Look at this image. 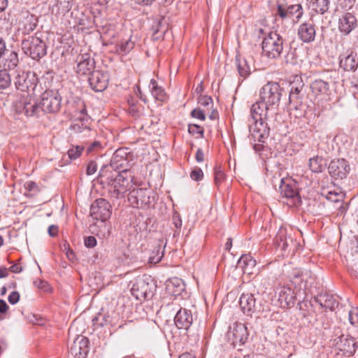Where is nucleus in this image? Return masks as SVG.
Instances as JSON below:
<instances>
[{
	"instance_id": "f257e3e1",
	"label": "nucleus",
	"mask_w": 358,
	"mask_h": 358,
	"mask_svg": "<svg viewBox=\"0 0 358 358\" xmlns=\"http://www.w3.org/2000/svg\"><path fill=\"white\" fill-rule=\"evenodd\" d=\"M123 150H117L109 165L101 167L98 180L109 186L108 194L111 199H123L131 187L132 176L124 168L127 160L123 157Z\"/></svg>"
},
{
	"instance_id": "f03ea898",
	"label": "nucleus",
	"mask_w": 358,
	"mask_h": 358,
	"mask_svg": "<svg viewBox=\"0 0 358 358\" xmlns=\"http://www.w3.org/2000/svg\"><path fill=\"white\" fill-rule=\"evenodd\" d=\"M310 272H301L295 270L290 277L289 283L280 288L278 301L283 308H291L298 302L301 303L305 298L306 290L313 282Z\"/></svg>"
},
{
	"instance_id": "7ed1b4c3",
	"label": "nucleus",
	"mask_w": 358,
	"mask_h": 358,
	"mask_svg": "<svg viewBox=\"0 0 358 358\" xmlns=\"http://www.w3.org/2000/svg\"><path fill=\"white\" fill-rule=\"evenodd\" d=\"M271 109L273 108L266 106L261 99L253 103L250 108V117L253 122L249 124V131L254 140L261 143H265L270 134L266 120L268 112Z\"/></svg>"
},
{
	"instance_id": "20e7f679",
	"label": "nucleus",
	"mask_w": 358,
	"mask_h": 358,
	"mask_svg": "<svg viewBox=\"0 0 358 358\" xmlns=\"http://www.w3.org/2000/svg\"><path fill=\"white\" fill-rule=\"evenodd\" d=\"M14 77V85L17 90L23 92L22 94L35 95L36 92L40 93L43 88L38 85V78L36 74L30 71H17Z\"/></svg>"
},
{
	"instance_id": "39448f33",
	"label": "nucleus",
	"mask_w": 358,
	"mask_h": 358,
	"mask_svg": "<svg viewBox=\"0 0 358 358\" xmlns=\"http://www.w3.org/2000/svg\"><path fill=\"white\" fill-rule=\"evenodd\" d=\"M40 33L29 36L22 41V49L25 55L38 61L47 54V46Z\"/></svg>"
},
{
	"instance_id": "423d86ee",
	"label": "nucleus",
	"mask_w": 358,
	"mask_h": 358,
	"mask_svg": "<svg viewBox=\"0 0 358 358\" xmlns=\"http://www.w3.org/2000/svg\"><path fill=\"white\" fill-rule=\"evenodd\" d=\"M262 52L268 58H278L283 50V38L275 31L269 32L263 39Z\"/></svg>"
},
{
	"instance_id": "0eeeda50",
	"label": "nucleus",
	"mask_w": 358,
	"mask_h": 358,
	"mask_svg": "<svg viewBox=\"0 0 358 358\" xmlns=\"http://www.w3.org/2000/svg\"><path fill=\"white\" fill-rule=\"evenodd\" d=\"M155 287L151 276L143 275L135 279L132 283L131 293L137 300H145L153 295Z\"/></svg>"
},
{
	"instance_id": "6e6552de",
	"label": "nucleus",
	"mask_w": 358,
	"mask_h": 358,
	"mask_svg": "<svg viewBox=\"0 0 358 358\" xmlns=\"http://www.w3.org/2000/svg\"><path fill=\"white\" fill-rule=\"evenodd\" d=\"M282 88L276 82H268L259 91V99H261L266 106H271L273 108L278 107L282 95Z\"/></svg>"
},
{
	"instance_id": "1a4fd4ad",
	"label": "nucleus",
	"mask_w": 358,
	"mask_h": 358,
	"mask_svg": "<svg viewBox=\"0 0 358 358\" xmlns=\"http://www.w3.org/2000/svg\"><path fill=\"white\" fill-rule=\"evenodd\" d=\"M13 107L16 113H24L27 117L37 115L41 110L40 104L36 101H32L31 94H17Z\"/></svg>"
},
{
	"instance_id": "9d476101",
	"label": "nucleus",
	"mask_w": 358,
	"mask_h": 358,
	"mask_svg": "<svg viewBox=\"0 0 358 358\" xmlns=\"http://www.w3.org/2000/svg\"><path fill=\"white\" fill-rule=\"evenodd\" d=\"M61 101L62 97L58 91L46 90L41 95V110L46 113H56L61 108Z\"/></svg>"
},
{
	"instance_id": "9b49d317",
	"label": "nucleus",
	"mask_w": 358,
	"mask_h": 358,
	"mask_svg": "<svg viewBox=\"0 0 358 358\" xmlns=\"http://www.w3.org/2000/svg\"><path fill=\"white\" fill-rule=\"evenodd\" d=\"M111 213V206L105 199H98L91 205L90 215L94 220L105 222L110 217Z\"/></svg>"
},
{
	"instance_id": "f8f14e48",
	"label": "nucleus",
	"mask_w": 358,
	"mask_h": 358,
	"mask_svg": "<svg viewBox=\"0 0 358 358\" xmlns=\"http://www.w3.org/2000/svg\"><path fill=\"white\" fill-rule=\"evenodd\" d=\"M304 94L305 90L303 80L301 76H296L290 83L289 103L292 104L294 108H298L302 103Z\"/></svg>"
},
{
	"instance_id": "ddd939ff",
	"label": "nucleus",
	"mask_w": 358,
	"mask_h": 358,
	"mask_svg": "<svg viewBox=\"0 0 358 358\" xmlns=\"http://www.w3.org/2000/svg\"><path fill=\"white\" fill-rule=\"evenodd\" d=\"M227 336L234 348L243 345L248 339V334L247 327L242 323H234L230 327Z\"/></svg>"
},
{
	"instance_id": "4468645a",
	"label": "nucleus",
	"mask_w": 358,
	"mask_h": 358,
	"mask_svg": "<svg viewBox=\"0 0 358 358\" xmlns=\"http://www.w3.org/2000/svg\"><path fill=\"white\" fill-rule=\"evenodd\" d=\"M150 192L145 188H134L128 194V201L134 208L143 207L150 204Z\"/></svg>"
},
{
	"instance_id": "2eb2a0df",
	"label": "nucleus",
	"mask_w": 358,
	"mask_h": 358,
	"mask_svg": "<svg viewBox=\"0 0 358 358\" xmlns=\"http://www.w3.org/2000/svg\"><path fill=\"white\" fill-rule=\"evenodd\" d=\"M328 171L330 176L335 180L343 179L350 171L348 162L344 159H336L331 161Z\"/></svg>"
},
{
	"instance_id": "dca6fc26",
	"label": "nucleus",
	"mask_w": 358,
	"mask_h": 358,
	"mask_svg": "<svg viewBox=\"0 0 358 358\" xmlns=\"http://www.w3.org/2000/svg\"><path fill=\"white\" fill-rule=\"evenodd\" d=\"M109 76L107 72L93 71L90 73L88 82L94 92H103L108 85Z\"/></svg>"
},
{
	"instance_id": "f3484780",
	"label": "nucleus",
	"mask_w": 358,
	"mask_h": 358,
	"mask_svg": "<svg viewBox=\"0 0 358 358\" xmlns=\"http://www.w3.org/2000/svg\"><path fill=\"white\" fill-rule=\"evenodd\" d=\"M38 17L29 11L22 12L19 20V31L23 35H29L38 26Z\"/></svg>"
},
{
	"instance_id": "a211bd4d",
	"label": "nucleus",
	"mask_w": 358,
	"mask_h": 358,
	"mask_svg": "<svg viewBox=\"0 0 358 358\" xmlns=\"http://www.w3.org/2000/svg\"><path fill=\"white\" fill-rule=\"evenodd\" d=\"M89 340L83 336H78L70 348L71 354L76 358H85L89 352Z\"/></svg>"
},
{
	"instance_id": "6ab92c4d",
	"label": "nucleus",
	"mask_w": 358,
	"mask_h": 358,
	"mask_svg": "<svg viewBox=\"0 0 358 358\" xmlns=\"http://www.w3.org/2000/svg\"><path fill=\"white\" fill-rule=\"evenodd\" d=\"M277 13L282 19L292 18L293 21H299L303 15V8L300 4L290 5L287 7L278 5Z\"/></svg>"
},
{
	"instance_id": "aec40b11",
	"label": "nucleus",
	"mask_w": 358,
	"mask_h": 358,
	"mask_svg": "<svg viewBox=\"0 0 358 358\" xmlns=\"http://www.w3.org/2000/svg\"><path fill=\"white\" fill-rule=\"evenodd\" d=\"M336 348L343 352L344 354L352 355L355 353L357 348V343L350 336L342 335L335 340Z\"/></svg>"
},
{
	"instance_id": "412c9836",
	"label": "nucleus",
	"mask_w": 358,
	"mask_h": 358,
	"mask_svg": "<svg viewBox=\"0 0 358 358\" xmlns=\"http://www.w3.org/2000/svg\"><path fill=\"white\" fill-rule=\"evenodd\" d=\"M275 243L278 249L285 252L289 250L293 246L294 239L290 234H288L287 229L281 227L276 234Z\"/></svg>"
},
{
	"instance_id": "4be33fe9",
	"label": "nucleus",
	"mask_w": 358,
	"mask_h": 358,
	"mask_svg": "<svg viewBox=\"0 0 358 358\" xmlns=\"http://www.w3.org/2000/svg\"><path fill=\"white\" fill-rule=\"evenodd\" d=\"M193 322V315L191 310L180 308L174 317V323L180 329L187 330Z\"/></svg>"
},
{
	"instance_id": "5701e85b",
	"label": "nucleus",
	"mask_w": 358,
	"mask_h": 358,
	"mask_svg": "<svg viewBox=\"0 0 358 358\" xmlns=\"http://www.w3.org/2000/svg\"><path fill=\"white\" fill-rule=\"evenodd\" d=\"M339 66L345 71H355L358 67L357 54L348 51L340 55Z\"/></svg>"
},
{
	"instance_id": "b1692460",
	"label": "nucleus",
	"mask_w": 358,
	"mask_h": 358,
	"mask_svg": "<svg viewBox=\"0 0 358 358\" xmlns=\"http://www.w3.org/2000/svg\"><path fill=\"white\" fill-rule=\"evenodd\" d=\"M298 36L303 43H310L315 40L316 31L313 23L306 22L299 25Z\"/></svg>"
},
{
	"instance_id": "393cba45",
	"label": "nucleus",
	"mask_w": 358,
	"mask_h": 358,
	"mask_svg": "<svg viewBox=\"0 0 358 358\" xmlns=\"http://www.w3.org/2000/svg\"><path fill=\"white\" fill-rule=\"evenodd\" d=\"M356 27L357 19L352 14L346 13L339 18L338 29L341 33L348 35Z\"/></svg>"
},
{
	"instance_id": "a878e982",
	"label": "nucleus",
	"mask_w": 358,
	"mask_h": 358,
	"mask_svg": "<svg viewBox=\"0 0 358 358\" xmlns=\"http://www.w3.org/2000/svg\"><path fill=\"white\" fill-rule=\"evenodd\" d=\"M185 285L183 280L179 278H171L166 282V290L171 295L179 296L185 291Z\"/></svg>"
},
{
	"instance_id": "bb28decb",
	"label": "nucleus",
	"mask_w": 358,
	"mask_h": 358,
	"mask_svg": "<svg viewBox=\"0 0 358 358\" xmlns=\"http://www.w3.org/2000/svg\"><path fill=\"white\" fill-rule=\"evenodd\" d=\"M1 64L3 70L14 69L18 64L19 59L17 53L11 50H7L2 56Z\"/></svg>"
},
{
	"instance_id": "cd10ccee",
	"label": "nucleus",
	"mask_w": 358,
	"mask_h": 358,
	"mask_svg": "<svg viewBox=\"0 0 358 358\" xmlns=\"http://www.w3.org/2000/svg\"><path fill=\"white\" fill-rule=\"evenodd\" d=\"M87 110L85 106H83V108L80 110V115L75 120L73 124L71 126V129L74 133H82L85 130L90 131V127L86 124L88 118L87 115Z\"/></svg>"
},
{
	"instance_id": "c85d7f7f",
	"label": "nucleus",
	"mask_w": 358,
	"mask_h": 358,
	"mask_svg": "<svg viewBox=\"0 0 358 358\" xmlns=\"http://www.w3.org/2000/svg\"><path fill=\"white\" fill-rule=\"evenodd\" d=\"M255 299L252 294H242L239 299L241 310L244 313L251 315L255 309Z\"/></svg>"
},
{
	"instance_id": "c756f323",
	"label": "nucleus",
	"mask_w": 358,
	"mask_h": 358,
	"mask_svg": "<svg viewBox=\"0 0 358 358\" xmlns=\"http://www.w3.org/2000/svg\"><path fill=\"white\" fill-rule=\"evenodd\" d=\"M95 66V62L89 55H82L78 57L77 71L81 74H87Z\"/></svg>"
},
{
	"instance_id": "7c9ffc66",
	"label": "nucleus",
	"mask_w": 358,
	"mask_h": 358,
	"mask_svg": "<svg viewBox=\"0 0 358 358\" xmlns=\"http://www.w3.org/2000/svg\"><path fill=\"white\" fill-rule=\"evenodd\" d=\"M315 301L322 308L324 309L334 310L336 306H338V301L336 299L330 294H320L315 297Z\"/></svg>"
},
{
	"instance_id": "2f4dec72",
	"label": "nucleus",
	"mask_w": 358,
	"mask_h": 358,
	"mask_svg": "<svg viewBox=\"0 0 358 358\" xmlns=\"http://www.w3.org/2000/svg\"><path fill=\"white\" fill-rule=\"evenodd\" d=\"M238 265L244 273L252 274L256 266V260L250 255H243L238 260Z\"/></svg>"
},
{
	"instance_id": "473e14b6",
	"label": "nucleus",
	"mask_w": 358,
	"mask_h": 358,
	"mask_svg": "<svg viewBox=\"0 0 358 358\" xmlns=\"http://www.w3.org/2000/svg\"><path fill=\"white\" fill-rule=\"evenodd\" d=\"M310 88L315 96L327 95L329 92V84L322 79H315L311 83Z\"/></svg>"
},
{
	"instance_id": "72a5a7b5",
	"label": "nucleus",
	"mask_w": 358,
	"mask_h": 358,
	"mask_svg": "<svg viewBox=\"0 0 358 358\" xmlns=\"http://www.w3.org/2000/svg\"><path fill=\"white\" fill-rule=\"evenodd\" d=\"M164 254L163 241H159L150 252L148 258V263L151 265H155L159 263L163 258Z\"/></svg>"
},
{
	"instance_id": "f704fd0d",
	"label": "nucleus",
	"mask_w": 358,
	"mask_h": 358,
	"mask_svg": "<svg viewBox=\"0 0 358 358\" xmlns=\"http://www.w3.org/2000/svg\"><path fill=\"white\" fill-rule=\"evenodd\" d=\"M279 187L281 195L286 198H294L298 192L292 184L287 182L285 179H281Z\"/></svg>"
},
{
	"instance_id": "c9c22d12",
	"label": "nucleus",
	"mask_w": 358,
	"mask_h": 358,
	"mask_svg": "<svg viewBox=\"0 0 358 358\" xmlns=\"http://www.w3.org/2000/svg\"><path fill=\"white\" fill-rule=\"evenodd\" d=\"M151 93L155 99L160 101H164L166 98V94L161 86H159L157 81L155 79H151L150 85Z\"/></svg>"
},
{
	"instance_id": "e433bc0d",
	"label": "nucleus",
	"mask_w": 358,
	"mask_h": 358,
	"mask_svg": "<svg viewBox=\"0 0 358 358\" xmlns=\"http://www.w3.org/2000/svg\"><path fill=\"white\" fill-rule=\"evenodd\" d=\"M309 167L313 173H321L324 170L326 164L322 157L317 156L310 159Z\"/></svg>"
},
{
	"instance_id": "4c0bfd02",
	"label": "nucleus",
	"mask_w": 358,
	"mask_h": 358,
	"mask_svg": "<svg viewBox=\"0 0 358 358\" xmlns=\"http://www.w3.org/2000/svg\"><path fill=\"white\" fill-rule=\"evenodd\" d=\"M311 7L317 13L324 14L329 8V0H311Z\"/></svg>"
},
{
	"instance_id": "58836bf2",
	"label": "nucleus",
	"mask_w": 358,
	"mask_h": 358,
	"mask_svg": "<svg viewBox=\"0 0 358 358\" xmlns=\"http://www.w3.org/2000/svg\"><path fill=\"white\" fill-rule=\"evenodd\" d=\"M237 70L239 75L242 77H246L250 73V66L245 59L241 58L236 59Z\"/></svg>"
},
{
	"instance_id": "ea45409f",
	"label": "nucleus",
	"mask_w": 358,
	"mask_h": 358,
	"mask_svg": "<svg viewBox=\"0 0 358 358\" xmlns=\"http://www.w3.org/2000/svg\"><path fill=\"white\" fill-rule=\"evenodd\" d=\"M11 84L10 74L6 70H0V90L8 88Z\"/></svg>"
},
{
	"instance_id": "a19ab883",
	"label": "nucleus",
	"mask_w": 358,
	"mask_h": 358,
	"mask_svg": "<svg viewBox=\"0 0 358 358\" xmlns=\"http://www.w3.org/2000/svg\"><path fill=\"white\" fill-rule=\"evenodd\" d=\"M134 47V43L131 41L130 39L126 40L124 41H122L118 45L117 51L119 53L122 55H126Z\"/></svg>"
},
{
	"instance_id": "79ce46f5",
	"label": "nucleus",
	"mask_w": 358,
	"mask_h": 358,
	"mask_svg": "<svg viewBox=\"0 0 358 358\" xmlns=\"http://www.w3.org/2000/svg\"><path fill=\"white\" fill-rule=\"evenodd\" d=\"M225 180V174L222 171L220 166H216L214 171V182L215 185L219 188L221 184Z\"/></svg>"
},
{
	"instance_id": "37998d69",
	"label": "nucleus",
	"mask_w": 358,
	"mask_h": 358,
	"mask_svg": "<svg viewBox=\"0 0 358 358\" xmlns=\"http://www.w3.org/2000/svg\"><path fill=\"white\" fill-rule=\"evenodd\" d=\"M348 320L352 327L358 328V307H352L349 310Z\"/></svg>"
},
{
	"instance_id": "c03bdc74",
	"label": "nucleus",
	"mask_w": 358,
	"mask_h": 358,
	"mask_svg": "<svg viewBox=\"0 0 358 358\" xmlns=\"http://www.w3.org/2000/svg\"><path fill=\"white\" fill-rule=\"evenodd\" d=\"M84 150L83 146L76 145L73 146L71 149H69L68 150V155L69 157L72 159H76L78 158L80 155L83 151Z\"/></svg>"
},
{
	"instance_id": "a18cd8bd",
	"label": "nucleus",
	"mask_w": 358,
	"mask_h": 358,
	"mask_svg": "<svg viewBox=\"0 0 358 358\" xmlns=\"http://www.w3.org/2000/svg\"><path fill=\"white\" fill-rule=\"evenodd\" d=\"M188 131L192 135L199 134V137L203 136V129L198 124H190L188 126Z\"/></svg>"
},
{
	"instance_id": "49530a36",
	"label": "nucleus",
	"mask_w": 358,
	"mask_h": 358,
	"mask_svg": "<svg viewBox=\"0 0 358 358\" xmlns=\"http://www.w3.org/2000/svg\"><path fill=\"white\" fill-rule=\"evenodd\" d=\"M198 102L201 106L210 107V108L213 106V99L208 96H199Z\"/></svg>"
},
{
	"instance_id": "de8ad7c7",
	"label": "nucleus",
	"mask_w": 358,
	"mask_h": 358,
	"mask_svg": "<svg viewBox=\"0 0 358 358\" xmlns=\"http://www.w3.org/2000/svg\"><path fill=\"white\" fill-rule=\"evenodd\" d=\"M190 178L195 181H200L203 178L202 170L199 167H195L190 173Z\"/></svg>"
},
{
	"instance_id": "09e8293b",
	"label": "nucleus",
	"mask_w": 358,
	"mask_h": 358,
	"mask_svg": "<svg viewBox=\"0 0 358 358\" xmlns=\"http://www.w3.org/2000/svg\"><path fill=\"white\" fill-rule=\"evenodd\" d=\"M172 224L176 227V231H180L182 224V219L178 213L175 212L172 216Z\"/></svg>"
},
{
	"instance_id": "8fccbe9b",
	"label": "nucleus",
	"mask_w": 358,
	"mask_h": 358,
	"mask_svg": "<svg viewBox=\"0 0 358 358\" xmlns=\"http://www.w3.org/2000/svg\"><path fill=\"white\" fill-rule=\"evenodd\" d=\"M57 5L62 10V13H66L71 8L70 2L68 0H57Z\"/></svg>"
},
{
	"instance_id": "3c124183",
	"label": "nucleus",
	"mask_w": 358,
	"mask_h": 358,
	"mask_svg": "<svg viewBox=\"0 0 358 358\" xmlns=\"http://www.w3.org/2000/svg\"><path fill=\"white\" fill-rule=\"evenodd\" d=\"M191 116L202 121L205 120L206 119L204 111L200 108H194L192 110L191 112Z\"/></svg>"
},
{
	"instance_id": "603ef678",
	"label": "nucleus",
	"mask_w": 358,
	"mask_h": 358,
	"mask_svg": "<svg viewBox=\"0 0 358 358\" xmlns=\"http://www.w3.org/2000/svg\"><path fill=\"white\" fill-rule=\"evenodd\" d=\"M34 284L38 289H42L45 292H47L49 289V285L48 282L41 279H36V280H34Z\"/></svg>"
},
{
	"instance_id": "864d4df0",
	"label": "nucleus",
	"mask_w": 358,
	"mask_h": 358,
	"mask_svg": "<svg viewBox=\"0 0 358 358\" xmlns=\"http://www.w3.org/2000/svg\"><path fill=\"white\" fill-rule=\"evenodd\" d=\"M97 170V165L94 161H90L87 165L86 169V173L88 176L93 175L96 173Z\"/></svg>"
},
{
	"instance_id": "5fc2aeb1",
	"label": "nucleus",
	"mask_w": 358,
	"mask_h": 358,
	"mask_svg": "<svg viewBox=\"0 0 358 358\" xmlns=\"http://www.w3.org/2000/svg\"><path fill=\"white\" fill-rule=\"evenodd\" d=\"M101 148V144L99 141H95L92 143L86 149L87 154H90L94 151H97Z\"/></svg>"
},
{
	"instance_id": "6e6d98bb",
	"label": "nucleus",
	"mask_w": 358,
	"mask_h": 358,
	"mask_svg": "<svg viewBox=\"0 0 358 358\" xmlns=\"http://www.w3.org/2000/svg\"><path fill=\"white\" fill-rule=\"evenodd\" d=\"M24 187L28 192H36L38 191V186L35 182L27 181L24 183Z\"/></svg>"
},
{
	"instance_id": "4d7b16f0",
	"label": "nucleus",
	"mask_w": 358,
	"mask_h": 358,
	"mask_svg": "<svg viewBox=\"0 0 358 358\" xmlns=\"http://www.w3.org/2000/svg\"><path fill=\"white\" fill-rule=\"evenodd\" d=\"M8 300L10 303L11 304H15L17 303L20 300V294L18 292L14 291L12 292L8 298Z\"/></svg>"
},
{
	"instance_id": "13d9d810",
	"label": "nucleus",
	"mask_w": 358,
	"mask_h": 358,
	"mask_svg": "<svg viewBox=\"0 0 358 358\" xmlns=\"http://www.w3.org/2000/svg\"><path fill=\"white\" fill-rule=\"evenodd\" d=\"M96 245V240L94 236H90L85 238V245L87 248H92Z\"/></svg>"
},
{
	"instance_id": "bf43d9fd",
	"label": "nucleus",
	"mask_w": 358,
	"mask_h": 358,
	"mask_svg": "<svg viewBox=\"0 0 358 358\" xmlns=\"http://www.w3.org/2000/svg\"><path fill=\"white\" fill-rule=\"evenodd\" d=\"M285 62L292 64L296 63V58L294 57V51L289 52L285 57Z\"/></svg>"
},
{
	"instance_id": "052dcab7",
	"label": "nucleus",
	"mask_w": 358,
	"mask_h": 358,
	"mask_svg": "<svg viewBox=\"0 0 358 358\" xmlns=\"http://www.w3.org/2000/svg\"><path fill=\"white\" fill-rule=\"evenodd\" d=\"M196 161L199 163L204 161V154L201 148H198L195 155Z\"/></svg>"
},
{
	"instance_id": "680f3d73",
	"label": "nucleus",
	"mask_w": 358,
	"mask_h": 358,
	"mask_svg": "<svg viewBox=\"0 0 358 358\" xmlns=\"http://www.w3.org/2000/svg\"><path fill=\"white\" fill-rule=\"evenodd\" d=\"M48 231L49 235L51 237H55L57 234L58 227L56 225L52 224V225L49 226V227L48 229Z\"/></svg>"
},
{
	"instance_id": "e2e57ef3",
	"label": "nucleus",
	"mask_w": 358,
	"mask_h": 358,
	"mask_svg": "<svg viewBox=\"0 0 358 358\" xmlns=\"http://www.w3.org/2000/svg\"><path fill=\"white\" fill-rule=\"evenodd\" d=\"M8 308L9 307L7 305L6 302L3 299H0V314L6 313L8 311Z\"/></svg>"
},
{
	"instance_id": "0e129e2a",
	"label": "nucleus",
	"mask_w": 358,
	"mask_h": 358,
	"mask_svg": "<svg viewBox=\"0 0 358 358\" xmlns=\"http://www.w3.org/2000/svg\"><path fill=\"white\" fill-rule=\"evenodd\" d=\"M5 41L0 37V58L2 57L3 53L7 50Z\"/></svg>"
},
{
	"instance_id": "69168bd1",
	"label": "nucleus",
	"mask_w": 358,
	"mask_h": 358,
	"mask_svg": "<svg viewBox=\"0 0 358 358\" xmlns=\"http://www.w3.org/2000/svg\"><path fill=\"white\" fill-rule=\"evenodd\" d=\"M9 270L13 273H18L22 271V267L20 264H15L12 265L9 268Z\"/></svg>"
},
{
	"instance_id": "338daca9",
	"label": "nucleus",
	"mask_w": 358,
	"mask_h": 358,
	"mask_svg": "<svg viewBox=\"0 0 358 358\" xmlns=\"http://www.w3.org/2000/svg\"><path fill=\"white\" fill-rule=\"evenodd\" d=\"M8 275V269L4 266H0V278H6Z\"/></svg>"
},
{
	"instance_id": "774afa93",
	"label": "nucleus",
	"mask_w": 358,
	"mask_h": 358,
	"mask_svg": "<svg viewBox=\"0 0 358 358\" xmlns=\"http://www.w3.org/2000/svg\"><path fill=\"white\" fill-rule=\"evenodd\" d=\"M204 89H203V83L202 82H201L198 85L197 87H196L195 89V92L197 94H199L200 96H202L201 94L202 92H203Z\"/></svg>"
}]
</instances>
